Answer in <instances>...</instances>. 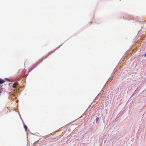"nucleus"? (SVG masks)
I'll use <instances>...</instances> for the list:
<instances>
[{
  "instance_id": "2",
  "label": "nucleus",
  "mask_w": 146,
  "mask_h": 146,
  "mask_svg": "<svg viewBox=\"0 0 146 146\" xmlns=\"http://www.w3.org/2000/svg\"><path fill=\"white\" fill-rule=\"evenodd\" d=\"M5 82V81L2 79H0V84H2Z\"/></svg>"
},
{
  "instance_id": "3",
  "label": "nucleus",
  "mask_w": 146,
  "mask_h": 146,
  "mask_svg": "<svg viewBox=\"0 0 146 146\" xmlns=\"http://www.w3.org/2000/svg\"><path fill=\"white\" fill-rule=\"evenodd\" d=\"M24 127L25 129V130L27 131V126L26 125H24Z\"/></svg>"
},
{
  "instance_id": "5",
  "label": "nucleus",
  "mask_w": 146,
  "mask_h": 146,
  "mask_svg": "<svg viewBox=\"0 0 146 146\" xmlns=\"http://www.w3.org/2000/svg\"><path fill=\"white\" fill-rule=\"evenodd\" d=\"M2 91V89L1 88H0V95L1 94V92Z\"/></svg>"
},
{
  "instance_id": "4",
  "label": "nucleus",
  "mask_w": 146,
  "mask_h": 146,
  "mask_svg": "<svg viewBox=\"0 0 146 146\" xmlns=\"http://www.w3.org/2000/svg\"><path fill=\"white\" fill-rule=\"evenodd\" d=\"M99 119V117H97L96 119V121L97 122Z\"/></svg>"
},
{
  "instance_id": "6",
  "label": "nucleus",
  "mask_w": 146,
  "mask_h": 146,
  "mask_svg": "<svg viewBox=\"0 0 146 146\" xmlns=\"http://www.w3.org/2000/svg\"><path fill=\"white\" fill-rule=\"evenodd\" d=\"M47 56H45V57H44H44H43V59H45V58H47Z\"/></svg>"
},
{
  "instance_id": "7",
  "label": "nucleus",
  "mask_w": 146,
  "mask_h": 146,
  "mask_svg": "<svg viewBox=\"0 0 146 146\" xmlns=\"http://www.w3.org/2000/svg\"><path fill=\"white\" fill-rule=\"evenodd\" d=\"M8 80L9 81H10V80H9L8 79Z\"/></svg>"
},
{
  "instance_id": "1",
  "label": "nucleus",
  "mask_w": 146,
  "mask_h": 146,
  "mask_svg": "<svg viewBox=\"0 0 146 146\" xmlns=\"http://www.w3.org/2000/svg\"><path fill=\"white\" fill-rule=\"evenodd\" d=\"M18 82H15L13 84V88H16L17 86L18 85Z\"/></svg>"
}]
</instances>
